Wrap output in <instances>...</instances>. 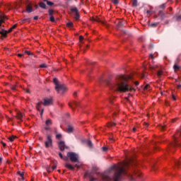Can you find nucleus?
<instances>
[{
	"label": "nucleus",
	"mask_w": 181,
	"mask_h": 181,
	"mask_svg": "<svg viewBox=\"0 0 181 181\" xmlns=\"http://www.w3.org/2000/svg\"><path fill=\"white\" fill-rule=\"evenodd\" d=\"M49 21H50V22H55L56 21V20L54 19V17L53 16H51L49 17Z\"/></svg>",
	"instance_id": "42"
},
{
	"label": "nucleus",
	"mask_w": 181,
	"mask_h": 181,
	"mask_svg": "<svg viewBox=\"0 0 181 181\" xmlns=\"http://www.w3.org/2000/svg\"><path fill=\"white\" fill-rule=\"evenodd\" d=\"M74 127H73V126H71V125H69L68 128L66 129V132L68 134H72V132H74Z\"/></svg>",
	"instance_id": "16"
},
{
	"label": "nucleus",
	"mask_w": 181,
	"mask_h": 181,
	"mask_svg": "<svg viewBox=\"0 0 181 181\" xmlns=\"http://www.w3.org/2000/svg\"><path fill=\"white\" fill-rule=\"evenodd\" d=\"M102 151L103 152H107L108 151V148L105 147V146H103V147H102Z\"/></svg>",
	"instance_id": "44"
},
{
	"label": "nucleus",
	"mask_w": 181,
	"mask_h": 181,
	"mask_svg": "<svg viewBox=\"0 0 181 181\" xmlns=\"http://www.w3.org/2000/svg\"><path fill=\"white\" fill-rule=\"evenodd\" d=\"M158 65H153L152 66H150V70H155V69H157Z\"/></svg>",
	"instance_id": "43"
},
{
	"label": "nucleus",
	"mask_w": 181,
	"mask_h": 181,
	"mask_svg": "<svg viewBox=\"0 0 181 181\" xmlns=\"http://www.w3.org/2000/svg\"><path fill=\"white\" fill-rule=\"evenodd\" d=\"M59 156L61 158V159H64V160H67V158L63 157V154H62V153H59Z\"/></svg>",
	"instance_id": "37"
},
{
	"label": "nucleus",
	"mask_w": 181,
	"mask_h": 181,
	"mask_svg": "<svg viewBox=\"0 0 181 181\" xmlns=\"http://www.w3.org/2000/svg\"><path fill=\"white\" fill-rule=\"evenodd\" d=\"M69 105L72 110H74V107H78V102H74L73 105L69 103Z\"/></svg>",
	"instance_id": "21"
},
{
	"label": "nucleus",
	"mask_w": 181,
	"mask_h": 181,
	"mask_svg": "<svg viewBox=\"0 0 181 181\" xmlns=\"http://www.w3.org/2000/svg\"><path fill=\"white\" fill-rule=\"evenodd\" d=\"M134 84H135V86H139V82L136 81V82H134Z\"/></svg>",
	"instance_id": "61"
},
{
	"label": "nucleus",
	"mask_w": 181,
	"mask_h": 181,
	"mask_svg": "<svg viewBox=\"0 0 181 181\" xmlns=\"http://www.w3.org/2000/svg\"><path fill=\"white\" fill-rule=\"evenodd\" d=\"M53 81H54V83L55 84V87H56L57 86H60V84H59V81L57 80V78H54L53 79Z\"/></svg>",
	"instance_id": "27"
},
{
	"label": "nucleus",
	"mask_w": 181,
	"mask_h": 181,
	"mask_svg": "<svg viewBox=\"0 0 181 181\" xmlns=\"http://www.w3.org/2000/svg\"><path fill=\"white\" fill-rule=\"evenodd\" d=\"M146 13H148V15H151V13H152V12H151V11L148 10V11H146Z\"/></svg>",
	"instance_id": "60"
},
{
	"label": "nucleus",
	"mask_w": 181,
	"mask_h": 181,
	"mask_svg": "<svg viewBox=\"0 0 181 181\" xmlns=\"http://www.w3.org/2000/svg\"><path fill=\"white\" fill-rule=\"evenodd\" d=\"M17 119H19L20 121H22V118H23V115H22V112H18L16 115Z\"/></svg>",
	"instance_id": "19"
},
{
	"label": "nucleus",
	"mask_w": 181,
	"mask_h": 181,
	"mask_svg": "<svg viewBox=\"0 0 181 181\" xmlns=\"http://www.w3.org/2000/svg\"><path fill=\"white\" fill-rule=\"evenodd\" d=\"M25 53H26V54H28V56H33V53L30 52V51L25 50Z\"/></svg>",
	"instance_id": "41"
},
{
	"label": "nucleus",
	"mask_w": 181,
	"mask_h": 181,
	"mask_svg": "<svg viewBox=\"0 0 181 181\" xmlns=\"http://www.w3.org/2000/svg\"><path fill=\"white\" fill-rule=\"evenodd\" d=\"M79 40H80V42H81V40H84V37H83V35H80Z\"/></svg>",
	"instance_id": "50"
},
{
	"label": "nucleus",
	"mask_w": 181,
	"mask_h": 181,
	"mask_svg": "<svg viewBox=\"0 0 181 181\" xmlns=\"http://www.w3.org/2000/svg\"><path fill=\"white\" fill-rule=\"evenodd\" d=\"M123 33H124V35H127V33H128V32L127 30H123Z\"/></svg>",
	"instance_id": "63"
},
{
	"label": "nucleus",
	"mask_w": 181,
	"mask_h": 181,
	"mask_svg": "<svg viewBox=\"0 0 181 181\" xmlns=\"http://www.w3.org/2000/svg\"><path fill=\"white\" fill-rule=\"evenodd\" d=\"M77 166V164H76L74 166H73L70 163H66L65 164V168H66V169H69V170H74V168H76Z\"/></svg>",
	"instance_id": "14"
},
{
	"label": "nucleus",
	"mask_w": 181,
	"mask_h": 181,
	"mask_svg": "<svg viewBox=\"0 0 181 181\" xmlns=\"http://www.w3.org/2000/svg\"><path fill=\"white\" fill-rule=\"evenodd\" d=\"M56 139H62V134H58L56 135Z\"/></svg>",
	"instance_id": "45"
},
{
	"label": "nucleus",
	"mask_w": 181,
	"mask_h": 181,
	"mask_svg": "<svg viewBox=\"0 0 181 181\" xmlns=\"http://www.w3.org/2000/svg\"><path fill=\"white\" fill-rule=\"evenodd\" d=\"M159 8H160V9H165V8H166V4H163L160 5Z\"/></svg>",
	"instance_id": "39"
},
{
	"label": "nucleus",
	"mask_w": 181,
	"mask_h": 181,
	"mask_svg": "<svg viewBox=\"0 0 181 181\" xmlns=\"http://www.w3.org/2000/svg\"><path fill=\"white\" fill-rule=\"evenodd\" d=\"M175 146H179V144H177V141H176V139H175L174 142L172 143L171 147H170L169 151H172V152H173L172 148H175Z\"/></svg>",
	"instance_id": "15"
},
{
	"label": "nucleus",
	"mask_w": 181,
	"mask_h": 181,
	"mask_svg": "<svg viewBox=\"0 0 181 181\" xmlns=\"http://www.w3.org/2000/svg\"><path fill=\"white\" fill-rule=\"evenodd\" d=\"M93 21H95V22H98L99 23H102V25H104V26H107V23L101 21L100 18H94Z\"/></svg>",
	"instance_id": "20"
},
{
	"label": "nucleus",
	"mask_w": 181,
	"mask_h": 181,
	"mask_svg": "<svg viewBox=\"0 0 181 181\" xmlns=\"http://www.w3.org/2000/svg\"><path fill=\"white\" fill-rule=\"evenodd\" d=\"M97 170H98V168L93 166L92 168V172L86 171L84 177H89L90 181L97 180V178L93 177V173H94V172H97Z\"/></svg>",
	"instance_id": "4"
},
{
	"label": "nucleus",
	"mask_w": 181,
	"mask_h": 181,
	"mask_svg": "<svg viewBox=\"0 0 181 181\" xmlns=\"http://www.w3.org/2000/svg\"><path fill=\"white\" fill-rule=\"evenodd\" d=\"M26 11L28 13H30V12H33V8L32 7V6H30V4H28L26 6Z\"/></svg>",
	"instance_id": "18"
},
{
	"label": "nucleus",
	"mask_w": 181,
	"mask_h": 181,
	"mask_svg": "<svg viewBox=\"0 0 181 181\" xmlns=\"http://www.w3.org/2000/svg\"><path fill=\"white\" fill-rule=\"evenodd\" d=\"M15 139H16V136H11V137H8V140L10 141V142H13Z\"/></svg>",
	"instance_id": "24"
},
{
	"label": "nucleus",
	"mask_w": 181,
	"mask_h": 181,
	"mask_svg": "<svg viewBox=\"0 0 181 181\" xmlns=\"http://www.w3.org/2000/svg\"><path fill=\"white\" fill-rule=\"evenodd\" d=\"M132 163V160L125 161L122 164H115L112 166L109 170L101 174L103 181H121L122 175L129 176L130 181L135 180V176L137 177H141L142 173L139 170H133V174H128L127 168Z\"/></svg>",
	"instance_id": "1"
},
{
	"label": "nucleus",
	"mask_w": 181,
	"mask_h": 181,
	"mask_svg": "<svg viewBox=\"0 0 181 181\" xmlns=\"http://www.w3.org/2000/svg\"><path fill=\"white\" fill-rule=\"evenodd\" d=\"M47 5H48V6H52V5H54V3L47 1Z\"/></svg>",
	"instance_id": "38"
},
{
	"label": "nucleus",
	"mask_w": 181,
	"mask_h": 181,
	"mask_svg": "<svg viewBox=\"0 0 181 181\" xmlns=\"http://www.w3.org/2000/svg\"><path fill=\"white\" fill-rule=\"evenodd\" d=\"M52 171L53 170H52L51 167H47V172H48V173H52Z\"/></svg>",
	"instance_id": "40"
},
{
	"label": "nucleus",
	"mask_w": 181,
	"mask_h": 181,
	"mask_svg": "<svg viewBox=\"0 0 181 181\" xmlns=\"http://www.w3.org/2000/svg\"><path fill=\"white\" fill-rule=\"evenodd\" d=\"M174 163H175V166H177L178 165H180V162H179V160H175Z\"/></svg>",
	"instance_id": "46"
},
{
	"label": "nucleus",
	"mask_w": 181,
	"mask_h": 181,
	"mask_svg": "<svg viewBox=\"0 0 181 181\" xmlns=\"http://www.w3.org/2000/svg\"><path fill=\"white\" fill-rule=\"evenodd\" d=\"M45 148H50L53 145V140L52 139V136H47V141H45Z\"/></svg>",
	"instance_id": "7"
},
{
	"label": "nucleus",
	"mask_w": 181,
	"mask_h": 181,
	"mask_svg": "<svg viewBox=\"0 0 181 181\" xmlns=\"http://www.w3.org/2000/svg\"><path fill=\"white\" fill-rule=\"evenodd\" d=\"M132 78L131 76L119 75L117 76V82L111 83L110 81H105L107 86H109L110 90L119 91L120 93H127V91H135V88L128 84V80Z\"/></svg>",
	"instance_id": "2"
},
{
	"label": "nucleus",
	"mask_w": 181,
	"mask_h": 181,
	"mask_svg": "<svg viewBox=\"0 0 181 181\" xmlns=\"http://www.w3.org/2000/svg\"><path fill=\"white\" fill-rule=\"evenodd\" d=\"M18 26V25L17 24H15V25H13L12 27H11V29H15L16 27Z\"/></svg>",
	"instance_id": "56"
},
{
	"label": "nucleus",
	"mask_w": 181,
	"mask_h": 181,
	"mask_svg": "<svg viewBox=\"0 0 181 181\" xmlns=\"http://www.w3.org/2000/svg\"><path fill=\"white\" fill-rule=\"evenodd\" d=\"M58 146L62 152L64 151V148H66V144H64V141H60L58 144Z\"/></svg>",
	"instance_id": "12"
},
{
	"label": "nucleus",
	"mask_w": 181,
	"mask_h": 181,
	"mask_svg": "<svg viewBox=\"0 0 181 181\" xmlns=\"http://www.w3.org/2000/svg\"><path fill=\"white\" fill-rule=\"evenodd\" d=\"M5 19H7L6 16L0 11V28L2 26V23H5Z\"/></svg>",
	"instance_id": "11"
},
{
	"label": "nucleus",
	"mask_w": 181,
	"mask_h": 181,
	"mask_svg": "<svg viewBox=\"0 0 181 181\" xmlns=\"http://www.w3.org/2000/svg\"><path fill=\"white\" fill-rule=\"evenodd\" d=\"M45 124L47 126L52 125V119H48L47 120H46Z\"/></svg>",
	"instance_id": "28"
},
{
	"label": "nucleus",
	"mask_w": 181,
	"mask_h": 181,
	"mask_svg": "<svg viewBox=\"0 0 181 181\" xmlns=\"http://www.w3.org/2000/svg\"><path fill=\"white\" fill-rule=\"evenodd\" d=\"M23 54H18V57H23Z\"/></svg>",
	"instance_id": "58"
},
{
	"label": "nucleus",
	"mask_w": 181,
	"mask_h": 181,
	"mask_svg": "<svg viewBox=\"0 0 181 181\" xmlns=\"http://www.w3.org/2000/svg\"><path fill=\"white\" fill-rule=\"evenodd\" d=\"M45 131H50V132H52V130L50 129V127H45Z\"/></svg>",
	"instance_id": "55"
},
{
	"label": "nucleus",
	"mask_w": 181,
	"mask_h": 181,
	"mask_svg": "<svg viewBox=\"0 0 181 181\" xmlns=\"http://www.w3.org/2000/svg\"><path fill=\"white\" fill-rule=\"evenodd\" d=\"M39 5L42 9H46V4L45 3L41 2L39 4Z\"/></svg>",
	"instance_id": "26"
},
{
	"label": "nucleus",
	"mask_w": 181,
	"mask_h": 181,
	"mask_svg": "<svg viewBox=\"0 0 181 181\" xmlns=\"http://www.w3.org/2000/svg\"><path fill=\"white\" fill-rule=\"evenodd\" d=\"M24 91L27 93L28 94H30V90L28 88H24Z\"/></svg>",
	"instance_id": "47"
},
{
	"label": "nucleus",
	"mask_w": 181,
	"mask_h": 181,
	"mask_svg": "<svg viewBox=\"0 0 181 181\" xmlns=\"http://www.w3.org/2000/svg\"><path fill=\"white\" fill-rule=\"evenodd\" d=\"M121 28H124V23H122V21H119L116 25V29L117 30H119V29H121Z\"/></svg>",
	"instance_id": "17"
},
{
	"label": "nucleus",
	"mask_w": 181,
	"mask_h": 181,
	"mask_svg": "<svg viewBox=\"0 0 181 181\" xmlns=\"http://www.w3.org/2000/svg\"><path fill=\"white\" fill-rule=\"evenodd\" d=\"M158 16L160 17L161 21H163V19H165L166 18V15L165 14V13L162 10H160L158 11Z\"/></svg>",
	"instance_id": "13"
},
{
	"label": "nucleus",
	"mask_w": 181,
	"mask_h": 181,
	"mask_svg": "<svg viewBox=\"0 0 181 181\" xmlns=\"http://www.w3.org/2000/svg\"><path fill=\"white\" fill-rule=\"evenodd\" d=\"M165 128H166V126L164 125V126H160V129L161 131H165Z\"/></svg>",
	"instance_id": "51"
},
{
	"label": "nucleus",
	"mask_w": 181,
	"mask_h": 181,
	"mask_svg": "<svg viewBox=\"0 0 181 181\" xmlns=\"http://www.w3.org/2000/svg\"><path fill=\"white\" fill-rule=\"evenodd\" d=\"M162 74H163L162 71H158L157 72V76H158V77H160V76Z\"/></svg>",
	"instance_id": "49"
},
{
	"label": "nucleus",
	"mask_w": 181,
	"mask_h": 181,
	"mask_svg": "<svg viewBox=\"0 0 181 181\" xmlns=\"http://www.w3.org/2000/svg\"><path fill=\"white\" fill-rule=\"evenodd\" d=\"M66 156L70 159L73 163H78L80 162V157L78 154L74 152H68Z\"/></svg>",
	"instance_id": "3"
},
{
	"label": "nucleus",
	"mask_w": 181,
	"mask_h": 181,
	"mask_svg": "<svg viewBox=\"0 0 181 181\" xmlns=\"http://www.w3.org/2000/svg\"><path fill=\"white\" fill-rule=\"evenodd\" d=\"M1 144H2L3 146H4V148H5V146H6V144L4 143V141H1Z\"/></svg>",
	"instance_id": "59"
},
{
	"label": "nucleus",
	"mask_w": 181,
	"mask_h": 181,
	"mask_svg": "<svg viewBox=\"0 0 181 181\" xmlns=\"http://www.w3.org/2000/svg\"><path fill=\"white\" fill-rule=\"evenodd\" d=\"M42 104L45 105V107L52 105V104H53V98H44V103H42Z\"/></svg>",
	"instance_id": "8"
},
{
	"label": "nucleus",
	"mask_w": 181,
	"mask_h": 181,
	"mask_svg": "<svg viewBox=\"0 0 181 181\" xmlns=\"http://www.w3.org/2000/svg\"><path fill=\"white\" fill-rule=\"evenodd\" d=\"M40 69H46L47 68V65L46 64H42L40 65Z\"/></svg>",
	"instance_id": "36"
},
{
	"label": "nucleus",
	"mask_w": 181,
	"mask_h": 181,
	"mask_svg": "<svg viewBox=\"0 0 181 181\" xmlns=\"http://www.w3.org/2000/svg\"><path fill=\"white\" fill-rule=\"evenodd\" d=\"M34 21H37L39 19V17L37 16H34L33 18Z\"/></svg>",
	"instance_id": "57"
},
{
	"label": "nucleus",
	"mask_w": 181,
	"mask_h": 181,
	"mask_svg": "<svg viewBox=\"0 0 181 181\" xmlns=\"http://www.w3.org/2000/svg\"><path fill=\"white\" fill-rule=\"evenodd\" d=\"M132 6H138V0H132Z\"/></svg>",
	"instance_id": "23"
},
{
	"label": "nucleus",
	"mask_w": 181,
	"mask_h": 181,
	"mask_svg": "<svg viewBox=\"0 0 181 181\" xmlns=\"http://www.w3.org/2000/svg\"><path fill=\"white\" fill-rule=\"evenodd\" d=\"M42 104H43V102H39L36 105V108L37 111H41L40 115H42L43 114V111H45V109L42 108Z\"/></svg>",
	"instance_id": "10"
},
{
	"label": "nucleus",
	"mask_w": 181,
	"mask_h": 181,
	"mask_svg": "<svg viewBox=\"0 0 181 181\" xmlns=\"http://www.w3.org/2000/svg\"><path fill=\"white\" fill-rule=\"evenodd\" d=\"M56 168H57V165H54L52 167V170H54V169H56Z\"/></svg>",
	"instance_id": "54"
},
{
	"label": "nucleus",
	"mask_w": 181,
	"mask_h": 181,
	"mask_svg": "<svg viewBox=\"0 0 181 181\" xmlns=\"http://www.w3.org/2000/svg\"><path fill=\"white\" fill-rule=\"evenodd\" d=\"M173 69H174L175 71H176V70H179V69H180V66H179L177 65V64H175V65L173 66Z\"/></svg>",
	"instance_id": "34"
},
{
	"label": "nucleus",
	"mask_w": 181,
	"mask_h": 181,
	"mask_svg": "<svg viewBox=\"0 0 181 181\" xmlns=\"http://www.w3.org/2000/svg\"><path fill=\"white\" fill-rule=\"evenodd\" d=\"M149 87H151V86L146 85V86H144V90H148V88H149Z\"/></svg>",
	"instance_id": "53"
},
{
	"label": "nucleus",
	"mask_w": 181,
	"mask_h": 181,
	"mask_svg": "<svg viewBox=\"0 0 181 181\" xmlns=\"http://www.w3.org/2000/svg\"><path fill=\"white\" fill-rule=\"evenodd\" d=\"M71 13H74V18L76 21H78L80 19V14L78 13V9H77L76 7L71 8Z\"/></svg>",
	"instance_id": "6"
},
{
	"label": "nucleus",
	"mask_w": 181,
	"mask_h": 181,
	"mask_svg": "<svg viewBox=\"0 0 181 181\" xmlns=\"http://www.w3.org/2000/svg\"><path fill=\"white\" fill-rule=\"evenodd\" d=\"M54 12V11H53V9H49V10L48 11V13H49V16H53Z\"/></svg>",
	"instance_id": "32"
},
{
	"label": "nucleus",
	"mask_w": 181,
	"mask_h": 181,
	"mask_svg": "<svg viewBox=\"0 0 181 181\" xmlns=\"http://www.w3.org/2000/svg\"><path fill=\"white\" fill-rule=\"evenodd\" d=\"M30 21V18H23L21 20L22 23H26V22H29Z\"/></svg>",
	"instance_id": "29"
},
{
	"label": "nucleus",
	"mask_w": 181,
	"mask_h": 181,
	"mask_svg": "<svg viewBox=\"0 0 181 181\" xmlns=\"http://www.w3.org/2000/svg\"><path fill=\"white\" fill-rule=\"evenodd\" d=\"M107 127L110 128L111 127H115V123L114 122H110L107 124Z\"/></svg>",
	"instance_id": "33"
},
{
	"label": "nucleus",
	"mask_w": 181,
	"mask_h": 181,
	"mask_svg": "<svg viewBox=\"0 0 181 181\" xmlns=\"http://www.w3.org/2000/svg\"><path fill=\"white\" fill-rule=\"evenodd\" d=\"M73 25H74L73 22H69L66 23L67 28H71V27H73Z\"/></svg>",
	"instance_id": "35"
},
{
	"label": "nucleus",
	"mask_w": 181,
	"mask_h": 181,
	"mask_svg": "<svg viewBox=\"0 0 181 181\" xmlns=\"http://www.w3.org/2000/svg\"><path fill=\"white\" fill-rule=\"evenodd\" d=\"M8 9H11V8H13V7L12 6H11V5H8Z\"/></svg>",
	"instance_id": "64"
},
{
	"label": "nucleus",
	"mask_w": 181,
	"mask_h": 181,
	"mask_svg": "<svg viewBox=\"0 0 181 181\" xmlns=\"http://www.w3.org/2000/svg\"><path fill=\"white\" fill-rule=\"evenodd\" d=\"M87 144H88V146H89V148H93V142H91V141L88 140Z\"/></svg>",
	"instance_id": "31"
},
{
	"label": "nucleus",
	"mask_w": 181,
	"mask_h": 181,
	"mask_svg": "<svg viewBox=\"0 0 181 181\" xmlns=\"http://www.w3.org/2000/svg\"><path fill=\"white\" fill-rule=\"evenodd\" d=\"M172 98L174 101H176V96L175 95H172Z\"/></svg>",
	"instance_id": "52"
},
{
	"label": "nucleus",
	"mask_w": 181,
	"mask_h": 181,
	"mask_svg": "<svg viewBox=\"0 0 181 181\" xmlns=\"http://www.w3.org/2000/svg\"><path fill=\"white\" fill-rule=\"evenodd\" d=\"M113 4H115V5H117V4L119 3V1L118 0H112Z\"/></svg>",
	"instance_id": "48"
},
{
	"label": "nucleus",
	"mask_w": 181,
	"mask_h": 181,
	"mask_svg": "<svg viewBox=\"0 0 181 181\" xmlns=\"http://www.w3.org/2000/svg\"><path fill=\"white\" fill-rule=\"evenodd\" d=\"M158 23H152L151 24H150V26L151 28H156V26H158Z\"/></svg>",
	"instance_id": "30"
},
{
	"label": "nucleus",
	"mask_w": 181,
	"mask_h": 181,
	"mask_svg": "<svg viewBox=\"0 0 181 181\" xmlns=\"http://www.w3.org/2000/svg\"><path fill=\"white\" fill-rule=\"evenodd\" d=\"M18 175H19L21 177V180H25V177H23L24 173H21V171L18 172Z\"/></svg>",
	"instance_id": "25"
},
{
	"label": "nucleus",
	"mask_w": 181,
	"mask_h": 181,
	"mask_svg": "<svg viewBox=\"0 0 181 181\" xmlns=\"http://www.w3.org/2000/svg\"><path fill=\"white\" fill-rule=\"evenodd\" d=\"M4 27L5 26L1 24V26L0 27V35H1V36L3 37H6V35L8 33V31H6L5 29H4Z\"/></svg>",
	"instance_id": "9"
},
{
	"label": "nucleus",
	"mask_w": 181,
	"mask_h": 181,
	"mask_svg": "<svg viewBox=\"0 0 181 181\" xmlns=\"http://www.w3.org/2000/svg\"><path fill=\"white\" fill-rule=\"evenodd\" d=\"M12 30H13L11 28L8 30V33H11V32H12Z\"/></svg>",
	"instance_id": "62"
},
{
	"label": "nucleus",
	"mask_w": 181,
	"mask_h": 181,
	"mask_svg": "<svg viewBox=\"0 0 181 181\" xmlns=\"http://www.w3.org/2000/svg\"><path fill=\"white\" fill-rule=\"evenodd\" d=\"M174 19H175V21H177V22H180V21H181V15H175L174 16Z\"/></svg>",
	"instance_id": "22"
},
{
	"label": "nucleus",
	"mask_w": 181,
	"mask_h": 181,
	"mask_svg": "<svg viewBox=\"0 0 181 181\" xmlns=\"http://www.w3.org/2000/svg\"><path fill=\"white\" fill-rule=\"evenodd\" d=\"M55 90L59 94H64L67 91V88L65 85L60 84L55 86Z\"/></svg>",
	"instance_id": "5"
}]
</instances>
